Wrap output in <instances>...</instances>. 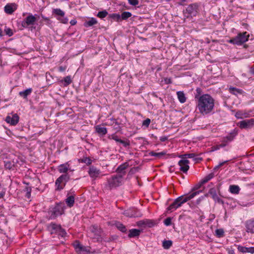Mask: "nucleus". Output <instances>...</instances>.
<instances>
[{"mask_svg":"<svg viewBox=\"0 0 254 254\" xmlns=\"http://www.w3.org/2000/svg\"><path fill=\"white\" fill-rule=\"evenodd\" d=\"M214 107V99L209 94L200 96L197 101L196 108L202 115H206L212 112Z\"/></svg>","mask_w":254,"mask_h":254,"instance_id":"obj_1","label":"nucleus"},{"mask_svg":"<svg viewBox=\"0 0 254 254\" xmlns=\"http://www.w3.org/2000/svg\"><path fill=\"white\" fill-rule=\"evenodd\" d=\"M201 191H198L194 192H192L190 194L186 195H182L174 200L173 202L167 208V211L172 212L176 210L178 208L182 206V205L185 202H187L189 200H190L193 198L196 195L199 194V192Z\"/></svg>","mask_w":254,"mask_h":254,"instance_id":"obj_2","label":"nucleus"},{"mask_svg":"<svg viewBox=\"0 0 254 254\" xmlns=\"http://www.w3.org/2000/svg\"><path fill=\"white\" fill-rule=\"evenodd\" d=\"M64 204L62 203H58L55 206L50 207L49 213L50 214V218L54 219L58 216L61 215L64 211Z\"/></svg>","mask_w":254,"mask_h":254,"instance_id":"obj_3","label":"nucleus"},{"mask_svg":"<svg viewBox=\"0 0 254 254\" xmlns=\"http://www.w3.org/2000/svg\"><path fill=\"white\" fill-rule=\"evenodd\" d=\"M237 134V132L235 130L230 132L227 136L223 138L221 144L213 146V150H218L220 148L226 146L229 142L232 141L234 139Z\"/></svg>","mask_w":254,"mask_h":254,"instance_id":"obj_4","label":"nucleus"},{"mask_svg":"<svg viewBox=\"0 0 254 254\" xmlns=\"http://www.w3.org/2000/svg\"><path fill=\"white\" fill-rule=\"evenodd\" d=\"M249 35L247 32L240 33L238 35L229 40V43L238 45H241L248 40Z\"/></svg>","mask_w":254,"mask_h":254,"instance_id":"obj_5","label":"nucleus"},{"mask_svg":"<svg viewBox=\"0 0 254 254\" xmlns=\"http://www.w3.org/2000/svg\"><path fill=\"white\" fill-rule=\"evenodd\" d=\"M70 176L68 174H63L60 176L55 182L56 190H63L66 185V183L69 180Z\"/></svg>","mask_w":254,"mask_h":254,"instance_id":"obj_6","label":"nucleus"},{"mask_svg":"<svg viewBox=\"0 0 254 254\" xmlns=\"http://www.w3.org/2000/svg\"><path fill=\"white\" fill-rule=\"evenodd\" d=\"M123 182V175H117L113 176L108 179V184L110 189L118 187L122 185Z\"/></svg>","mask_w":254,"mask_h":254,"instance_id":"obj_7","label":"nucleus"},{"mask_svg":"<svg viewBox=\"0 0 254 254\" xmlns=\"http://www.w3.org/2000/svg\"><path fill=\"white\" fill-rule=\"evenodd\" d=\"M35 15L29 13L28 15L22 21L21 26L25 28H28L29 26L34 25L37 19Z\"/></svg>","mask_w":254,"mask_h":254,"instance_id":"obj_8","label":"nucleus"},{"mask_svg":"<svg viewBox=\"0 0 254 254\" xmlns=\"http://www.w3.org/2000/svg\"><path fill=\"white\" fill-rule=\"evenodd\" d=\"M88 173L89 176L93 180L100 178L102 176L100 170L94 166L89 167Z\"/></svg>","mask_w":254,"mask_h":254,"instance_id":"obj_9","label":"nucleus"},{"mask_svg":"<svg viewBox=\"0 0 254 254\" xmlns=\"http://www.w3.org/2000/svg\"><path fill=\"white\" fill-rule=\"evenodd\" d=\"M124 215L129 217H138L142 216L140 211L135 208H131L126 210L123 213Z\"/></svg>","mask_w":254,"mask_h":254,"instance_id":"obj_10","label":"nucleus"},{"mask_svg":"<svg viewBox=\"0 0 254 254\" xmlns=\"http://www.w3.org/2000/svg\"><path fill=\"white\" fill-rule=\"evenodd\" d=\"M238 125L241 128H250L254 126V119L245 120L240 121Z\"/></svg>","mask_w":254,"mask_h":254,"instance_id":"obj_11","label":"nucleus"},{"mask_svg":"<svg viewBox=\"0 0 254 254\" xmlns=\"http://www.w3.org/2000/svg\"><path fill=\"white\" fill-rule=\"evenodd\" d=\"M73 245L76 252L79 254H86L88 252L86 247L82 246L78 241H75Z\"/></svg>","mask_w":254,"mask_h":254,"instance_id":"obj_12","label":"nucleus"},{"mask_svg":"<svg viewBox=\"0 0 254 254\" xmlns=\"http://www.w3.org/2000/svg\"><path fill=\"white\" fill-rule=\"evenodd\" d=\"M208 193L211 195L212 198L215 202L222 205L224 204V201L218 196L217 195L216 190L215 188H211L209 190Z\"/></svg>","mask_w":254,"mask_h":254,"instance_id":"obj_13","label":"nucleus"},{"mask_svg":"<svg viewBox=\"0 0 254 254\" xmlns=\"http://www.w3.org/2000/svg\"><path fill=\"white\" fill-rule=\"evenodd\" d=\"M189 161L187 159H181L179 162L178 164L180 167V170L185 173H186L189 169Z\"/></svg>","mask_w":254,"mask_h":254,"instance_id":"obj_14","label":"nucleus"},{"mask_svg":"<svg viewBox=\"0 0 254 254\" xmlns=\"http://www.w3.org/2000/svg\"><path fill=\"white\" fill-rule=\"evenodd\" d=\"M19 116L17 114L12 115L11 116H8L5 118V121L12 126L16 125L19 121Z\"/></svg>","mask_w":254,"mask_h":254,"instance_id":"obj_15","label":"nucleus"},{"mask_svg":"<svg viewBox=\"0 0 254 254\" xmlns=\"http://www.w3.org/2000/svg\"><path fill=\"white\" fill-rule=\"evenodd\" d=\"M48 228L49 229H51V234H56L57 235L62 228L60 225H58L54 223H51L48 226Z\"/></svg>","mask_w":254,"mask_h":254,"instance_id":"obj_16","label":"nucleus"},{"mask_svg":"<svg viewBox=\"0 0 254 254\" xmlns=\"http://www.w3.org/2000/svg\"><path fill=\"white\" fill-rule=\"evenodd\" d=\"M245 227L248 233H254V219L247 220L245 223Z\"/></svg>","mask_w":254,"mask_h":254,"instance_id":"obj_17","label":"nucleus"},{"mask_svg":"<svg viewBox=\"0 0 254 254\" xmlns=\"http://www.w3.org/2000/svg\"><path fill=\"white\" fill-rule=\"evenodd\" d=\"M58 170L60 173L67 174V172L69 170V164L68 162L61 164L58 166Z\"/></svg>","mask_w":254,"mask_h":254,"instance_id":"obj_18","label":"nucleus"},{"mask_svg":"<svg viewBox=\"0 0 254 254\" xmlns=\"http://www.w3.org/2000/svg\"><path fill=\"white\" fill-rule=\"evenodd\" d=\"M129 165L127 162L124 163L123 164L120 165L117 169L116 172L121 174L120 175H123V177L125 175L126 172L124 171L126 169Z\"/></svg>","mask_w":254,"mask_h":254,"instance_id":"obj_19","label":"nucleus"},{"mask_svg":"<svg viewBox=\"0 0 254 254\" xmlns=\"http://www.w3.org/2000/svg\"><path fill=\"white\" fill-rule=\"evenodd\" d=\"M90 231L96 236H100L102 233L101 229L97 226L93 225L90 228Z\"/></svg>","mask_w":254,"mask_h":254,"instance_id":"obj_20","label":"nucleus"},{"mask_svg":"<svg viewBox=\"0 0 254 254\" xmlns=\"http://www.w3.org/2000/svg\"><path fill=\"white\" fill-rule=\"evenodd\" d=\"M96 131L100 135H105L107 133V128L100 125L95 127Z\"/></svg>","mask_w":254,"mask_h":254,"instance_id":"obj_21","label":"nucleus"},{"mask_svg":"<svg viewBox=\"0 0 254 254\" xmlns=\"http://www.w3.org/2000/svg\"><path fill=\"white\" fill-rule=\"evenodd\" d=\"M128 235L129 238H132L138 236L140 234V230L136 229H132L129 230Z\"/></svg>","mask_w":254,"mask_h":254,"instance_id":"obj_22","label":"nucleus"},{"mask_svg":"<svg viewBox=\"0 0 254 254\" xmlns=\"http://www.w3.org/2000/svg\"><path fill=\"white\" fill-rule=\"evenodd\" d=\"M98 23L97 20L95 18H91L88 21H86L84 23V26L86 27H91Z\"/></svg>","mask_w":254,"mask_h":254,"instance_id":"obj_23","label":"nucleus"},{"mask_svg":"<svg viewBox=\"0 0 254 254\" xmlns=\"http://www.w3.org/2000/svg\"><path fill=\"white\" fill-rule=\"evenodd\" d=\"M177 95L180 103H184L186 101V97L183 91H178Z\"/></svg>","mask_w":254,"mask_h":254,"instance_id":"obj_24","label":"nucleus"},{"mask_svg":"<svg viewBox=\"0 0 254 254\" xmlns=\"http://www.w3.org/2000/svg\"><path fill=\"white\" fill-rule=\"evenodd\" d=\"M197 5L195 3L190 4L187 8L186 10L189 14H192L197 9Z\"/></svg>","mask_w":254,"mask_h":254,"instance_id":"obj_25","label":"nucleus"},{"mask_svg":"<svg viewBox=\"0 0 254 254\" xmlns=\"http://www.w3.org/2000/svg\"><path fill=\"white\" fill-rule=\"evenodd\" d=\"M240 190V189L238 186L231 185L229 187V191L233 194H238Z\"/></svg>","mask_w":254,"mask_h":254,"instance_id":"obj_26","label":"nucleus"},{"mask_svg":"<svg viewBox=\"0 0 254 254\" xmlns=\"http://www.w3.org/2000/svg\"><path fill=\"white\" fill-rule=\"evenodd\" d=\"M229 91L235 95H237L238 94H242L243 92L242 90L233 87H230L229 88Z\"/></svg>","mask_w":254,"mask_h":254,"instance_id":"obj_27","label":"nucleus"},{"mask_svg":"<svg viewBox=\"0 0 254 254\" xmlns=\"http://www.w3.org/2000/svg\"><path fill=\"white\" fill-rule=\"evenodd\" d=\"M65 202L68 207H72L74 203V197L72 195L67 197L65 199Z\"/></svg>","mask_w":254,"mask_h":254,"instance_id":"obj_28","label":"nucleus"},{"mask_svg":"<svg viewBox=\"0 0 254 254\" xmlns=\"http://www.w3.org/2000/svg\"><path fill=\"white\" fill-rule=\"evenodd\" d=\"M115 225L116 227L117 228V229L121 231V232L123 233L127 232V229L126 226L122 223H120V222H117L115 223Z\"/></svg>","mask_w":254,"mask_h":254,"instance_id":"obj_29","label":"nucleus"},{"mask_svg":"<svg viewBox=\"0 0 254 254\" xmlns=\"http://www.w3.org/2000/svg\"><path fill=\"white\" fill-rule=\"evenodd\" d=\"M32 91V90L31 88H28L23 91L20 92L19 94L21 97H22L24 98H26L31 93Z\"/></svg>","mask_w":254,"mask_h":254,"instance_id":"obj_30","label":"nucleus"},{"mask_svg":"<svg viewBox=\"0 0 254 254\" xmlns=\"http://www.w3.org/2000/svg\"><path fill=\"white\" fill-rule=\"evenodd\" d=\"M108 18L118 22L121 21V15L119 13L110 14L108 15Z\"/></svg>","mask_w":254,"mask_h":254,"instance_id":"obj_31","label":"nucleus"},{"mask_svg":"<svg viewBox=\"0 0 254 254\" xmlns=\"http://www.w3.org/2000/svg\"><path fill=\"white\" fill-rule=\"evenodd\" d=\"M14 10L15 9H13L12 6L10 4H7L4 6V11L7 14H11Z\"/></svg>","mask_w":254,"mask_h":254,"instance_id":"obj_32","label":"nucleus"},{"mask_svg":"<svg viewBox=\"0 0 254 254\" xmlns=\"http://www.w3.org/2000/svg\"><path fill=\"white\" fill-rule=\"evenodd\" d=\"M214 175L213 173H211L206 176H205L202 180H201V184H204L208 182L209 180L214 177Z\"/></svg>","mask_w":254,"mask_h":254,"instance_id":"obj_33","label":"nucleus"},{"mask_svg":"<svg viewBox=\"0 0 254 254\" xmlns=\"http://www.w3.org/2000/svg\"><path fill=\"white\" fill-rule=\"evenodd\" d=\"M173 243L171 240H164L162 243V246L165 249H169L172 246Z\"/></svg>","mask_w":254,"mask_h":254,"instance_id":"obj_34","label":"nucleus"},{"mask_svg":"<svg viewBox=\"0 0 254 254\" xmlns=\"http://www.w3.org/2000/svg\"><path fill=\"white\" fill-rule=\"evenodd\" d=\"M132 15L131 13L128 11H124L121 15V20H127Z\"/></svg>","mask_w":254,"mask_h":254,"instance_id":"obj_35","label":"nucleus"},{"mask_svg":"<svg viewBox=\"0 0 254 254\" xmlns=\"http://www.w3.org/2000/svg\"><path fill=\"white\" fill-rule=\"evenodd\" d=\"M149 154V155H150L151 156H154L157 158H160L162 156L165 155L166 154V152L163 151V152H161L159 153H156L154 151H151Z\"/></svg>","mask_w":254,"mask_h":254,"instance_id":"obj_36","label":"nucleus"},{"mask_svg":"<svg viewBox=\"0 0 254 254\" xmlns=\"http://www.w3.org/2000/svg\"><path fill=\"white\" fill-rule=\"evenodd\" d=\"M145 227H152L155 225V223L153 220L146 219L144 220Z\"/></svg>","mask_w":254,"mask_h":254,"instance_id":"obj_37","label":"nucleus"},{"mask_svg":"<svg viewBox=\"0 0 254 254\" xmlns=\"http://www.w3.org/2000/svg\"><path fill=\"white\" fill-rule=\"evenodd\" d=\"M53 13L61 17L64 16V12L60 8L54 9L53 10Z\"/></svg>","mask_w":254,"mask_h":254,"instance_id":"obj_38","label":"nucleus"},{"mask_svg":"<svg viewBox=\"0 0 254 254\" xmlns=\"http://www.w3.org/2000/svg\"><path fill=\"white\" fill-rule=\"evenodd\" d=\"M108 15V13L106 10L99 11L97 14V16L100 18H103Z\"/></svg>","mask_w":254,"mask_h":254,"instance_id":"obj_39","label":"nucleus"},{"mask_svg":"<svg viewBox=\"0 0 254 254\" xmlns=\"http://www.w3.org/2000/svg\"><path fill=\"white\" fill-rule=\"evenodd\" d=\"M13 166V163L10 161H4V167L5 169L10 170Z\"/></svg>","mask_w":254,"mask_h":254,"instance_id":"obj_40","label":"nucleus"},{"mask_svg":"<svg viewBox=\"0 0 254 254\" xmlns=\"http://www.w3.org/2000/svg\"><path fill=\"white\" fill-rule=\"evenodd\" d=\"M224 233V230L222 229H218L215 230L216 235L219 238L223 237Z\"/></svg>","mask_w":254,"mask_h":254,"instance_id":"obj_41","label":"nucleus"},{"mask_svg":"<svg viewBox=\"0 0 254 254\" xmlns=\"http://www.w3.org/2000/svg\"><path fill=\"white\" fill-rule=\"evenodd\" d=\"M64 81L65 82L64 85L67 86L70 84L71 82V79L70 76H67L64 78Z\"/></svg>","mask_w":254,"mask_h":254,"instance_id":"obj_42","label":"nucleus"},{"mask_svg":"<svg viewBox=\"0 0 254 254\" xmlns=\"http://www.w3.org/2000/svg\"><path fill=\"white\" fill-rule=\"evenodd\" d=\"M203 184H201V182L200 181L199 184L196 185L191 190L192 191H193V192L197 191V190L199 189L202 185ZM198 190H197L198 191ZM201 191L200 192H202V190H200Z\"/></svg>","mask_w":254,"mask_h":254,"instance_id":"obj_43","label":"nucleus"},{"mask_svg":"<svg viewBox=\"0 0 254 254\" xmlns=\"http://www.w3.org/2000/svg\"><path fill=\"white\" fill-rule=\"evenodd\" d=\"M81 162L86 164L88 165H90L92 163V160L88 157L83 158L81 160Z\"/></svg>","mask_w":254,"mask_h":254,"instance_id":"obj_44","label":"nucleus"},{"mask_svg":"<svg viewBox=\"0 0 254 254\" xmlns=\"http://www.w3.org/2000/svg\"><path fill=\"white\" fill-rule=\"evenodd\" d=\"M26 192V196L27 198H30L31 196V189L30 187H26L24 190Z\"/></svg>","mask_w":254,"mask_h":254,"instance_id":"obj_45","label":"nucleus"},{"mask_svg":"<svg viewBox=\"0 0 254 254\" xmlns=\"http://www.w3.org/2000/svg\"><path fill=\"white\" fill-rule=\"evenodd\" d=\"M4 32L6 35H8L9 36H11L13 35L12 30L9 28L5 27L4 29Z\"/></svg>","mask_w":254,"mask_h":254,"instance_id":"obj_46","label":"nucleus"},{"mask_svg":"<svg viewBox=\"0 0 254 254\" xmlns=\"http://www.w3.org/2000/svg\"><path fill=\"white\" fill-rule=\"evenodd\" d=\"M119 143L122 144L123 145L126 147L129 146L130 145V142L128 140L125 141L122 139H121L120 141H119Z\"/></svg>","mask_w":254,"mask_h":254,"instance_id":"obj_47","label":"nucleus"},{"mask_svg":"<svg viewBox=\"0 0 254 254\" xmlns=\"http://www.w3.org/2000/svg\"><path fill=\"white\" fill-rule=\"evenodd\" d=\"M184 156L185 158H192L196 156V155L194 153H190V154H185L183 155L180 156V157Z\"/></svg>","mask_w":254,"mask_h":254,"instance_id":"obj_48","label":"nucleus"},{"mask_svg":"<svg viewBox=\"0 0 254 254\" xmlns=\"http://www.w3.org/2000/svg\"><path fill=\"white\" fill-rule=\"evenodd\" d=\"M66 234H67L65 230L64 229L62 228L61 230L58 233V235L61 236L63 238H64L66 236Z\"/></svg>","mask_w":254,"mask_h":254,"instance_id":"obj_49","label":"nucleus"},{"mask_svg":"<svg viewBox=\"0 0 254 254\" xmlns=\"http://www.w3.org/2000/svg\"><path fill=\"white\" fill-rule=\"evenodd\" d=\"M238 250L240 252H241L243 253H246L247 249V247L239 246L238 247Z\"/></svg>","mask_w":254,"mask_h":254,"instance_id":"obj_50","label":"nucleus"},{"mask_svg":"<svg viewBox=\"0 0 254 254\" xmlns=\"http://www.w3.org/2000/svg\"><path fill=\"white\" fill-rule=\"evenodd\" d=\"M128 2L129 4L133 6H136L139 3V1L138 0H128Z\"/></svg>","mask_w":254,"mask_h":254,"instance_id":"obj_51","label":"nucleus"},{"mask_svg":"<svg viewBox=\"0 0 254 254\" xmlns=\"http://www.w3.org/2000/svg\"><path fill=\"white\" fill-rule=\"evenodd\" d=\"M57 19L64 24H66L68 22V19L66 17H62L61 18H57Z\"/></svg>","mask_w":254,"mask_h":254,"instance_id":"obj_52","label":"nucleus"},{"mask_svg":"<svg viewBox=\"0 0 254 254\" xmlns=\"http://www.w3.org/2000/svg\"><path fill=\"white\" fill-rule=\"evenodd\" d=\"M41 16L43 19V20H44L45 21L46 23L47 24L49 25V24H51L52 22H51V20L50 19V18H49L48 17H45L43 14H41Z\"/></svg>","mask_w":254,"mask_h":254,"instance_id":"obj_53","label":"nucleus"},{"mask_svg":"<svg viewBox=\"0 0 254 254\" xmlns=\"http://www.w3.org/2000/svg\"><path fill=\"white\" fill-rule=\"evenodd\" d=\"M196 91L197 92V94H196L195 95V99H197V101L198 100V98L201 96L200 94H201V90L200 88H197L196 89Z\"/></svg>","mask_w":254,"mask_h":254,"instance_id":"obj_54","label":"nucleus"},{"mask_svg":"<svg viewBox=\"0 0 254 254\" xmlns=\"http://www.w3.org/2000/svg\"><path fill=\"white\" fill-rule=\"evenodd\" d=\"M137 170H138V167H133V168H131L128 172V175H131L135 174L136 172V171H137Z\"/></svg>","mask_w":254,"mask_h":254,"instance_id":"obj_55","label":"nucleus"},{"mask_svg":"<svg viewBox=\"0 0 254 254\" xmlns=\"http://www.w3.org/2000/svg\"><path fill=\"white\" fill-rule=\"evenodd\" d=\"M5 194V190L0 184V198L3 197Z\"/></svg>","mask_w":254,"mask_h":254,"instance_id":"obj_56","label":"nucleus"},{"mask_svg":"<svg viewBox=\"0 0 254 254\" xmlns=\"http://www.w3.org/2000/svg\"><path fill=\"white\" fill-rule=\"evenodd\" d=\"M164 224L166 226H170L171 224V218L168 217L164 221Z\"/></svg>","mask_w":254,"mask_h":254,"instance_id":"obj_57","label":"nucleus"},{"mask_svg":"<svg viewBox=\"0 0 254 254\" xmlns=\"http://www.w3.org/2000/svg\"><path fill=\"white\" fill-rule=\"evenodd\" d=\"M150 120L148 118L146 119L144 121H143L142 123V126L148 127L150 123Z\"/></svg>","mask_w":254,"mask_h":254,"instance_id":"obj_58","label":"nucleus"},{"mask_svg":"<svg viewBox=\"0 0 254 254\" xmlns=\"http://www.w3.org/2000/svg\"><path fill=\"white\" fill-rule=\"evenodd\" d=\"M114 127L117 131H119L121 128V127L120 126L119 123L117 122H115Z\"/></svg>","mask_w":254,"mask_h":254,"instance_id":"obj_59","label":"nucleus"},{"mask_svg":"<svg viewBox=\"0 0 254 254\" xmlns=\"http://www.w3.org/2000/svg\"><path fill=\"white\" fill-rule=\"evenodd\" d=\"M228 161H225L223 162L220 163L219 164H218L217 166H215V167L214 168V170H218L220 167L222 166L224 164L227 163Z\"/></svg>","mask_w":254,"mask_h":254,"instance_id":"obj_60","label":"nucleus"},{"mask_svg":"<svg viewBox=\"0 0 254 254\" xmlns=\"http://www.w3.org/2000/svg\"><path fill=\"white\" fill-rule=\"evenodd\" d=\"M112 138L117 142H119L121 139L119 138L118 136L115 134L112 135Z\"/></svg>","mask_w":254,"mask_h":254,"instance_id":"obj_61","label":"nucleus"},{"mask_svg":"<svg viewBox=\"0 0 254 254\" xmlns=\"http://www.w3.org/2000/svg\"><path fill=\"white\" fill-rule=\"evenodd\" d=\"M247 253L254 254V247L247 248Z\"/></svg>","mask_w":254,"mask_h":254,"instance_id":"obj_62","label":"nucleus"},{"mask_svg":"<svg viewBox=\"0 0 254 254\" xmlns=\"http://www.w3.org/2000/svg\"><path fill=\"white\" fill-rule=\"evenodd\" d=\"M137 226H140V227H145V224H144V220H142V221H138L137 223Z\"/></svg>","mask_w":254,"mask_h":254,"instance_id":"obj_63","label":"nucleus"},{"mask_svg":"<svg viewBox=\"0 0 254 254\" xmlns=\"http://www.w3.org/2000/svg\"><path fill=\"white\" fill-rule=\"evenodd\" d=\"M164 81L166 84H171L172 83L171 78H165Z\"/></svg>","mask_w":254,"mask_h":254,"instance_id":"obj_64","label":"nucleus"}]
</instances>
